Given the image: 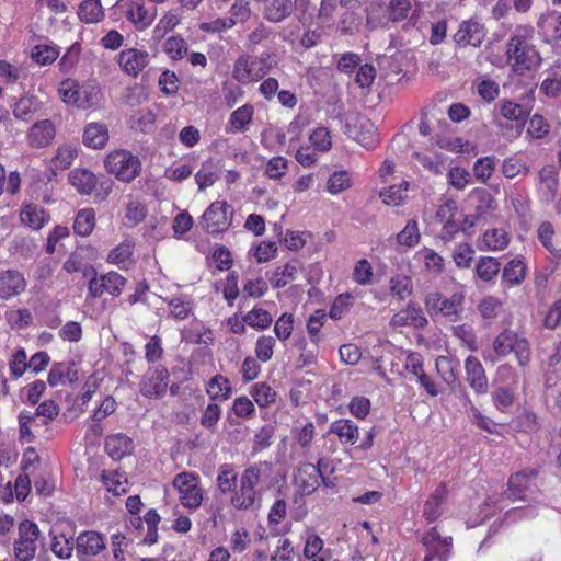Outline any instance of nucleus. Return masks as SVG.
Listing matches in <instances>:
<instances>
[{"label":"nucleus","mask_w":561,"mask_h":561,"mask_svg":"<svg viewBox=\"0 0 561 561\" xmlns=\"http://www.w3.org/2000/svg\"><path fill=\"white\" fill-rule=\"evenodd\" d=\"M535 28L530 24H520L514 28L507 39L505 56L512 70L524 76L527 71L536 69L542 61L541 56L533 44Z\"/></svg>","instance_id":"obj_1"},{"label":"nucleus","mask_w":561,"mask_h":561,"mask_svg":"<svg viewBox=\"0 0 561 561\" xmlns=\"http://www.w3.org/2000/svg\"><path fill=\"white\" fill-rule=\"evenodd\" d=\"M273 55L263 51L260 55L241 54L232 66V78L242 85L260 82L274 67Z\"/></svg>","instance_id":"obj_2"},{"label":"nucleus","mask_w":561,"mask_h":561,"mask_svg":"<svg viewBox=\"0 0 561 561\" xmlns=\"http://www.w3.org/2000/svg\"><path fill=\"white\" fill-rule=\"evenodd\" d=\"M330 458H319L318 463H304L295 478L296 484L301 494L310 495L319 488V480L327 488L335 486V477L331 478L334 468L330 467Z\"/></svg>","instance_id":"obj_3"},{"label":"nucleus","mask_w":561,"mask_h":561,"mask_svg":"<svg viewBox=\"0 0 561 561\" xmlns=\"http://www.w3.org/2000/svg\"><path fill=\"white\" fill-rule=\"evenodd\" d=\"M68 181L80 195L91 196L95 201H105L113 191V181L110 179L99 180L98 176L87 168H75L68 174Z\"/></svg>","instance_id":"obj_4"},{"label":"nucleus","mask_w":561,"mask_h":561,"mask_svg":"<svg viewBox=\"0 0 561 561\" xmlns=\"http://www.w3.org/2000/svg\"><path fill=\"white\" fill-rule=\"evenodd\" d=\"M127 285V278L115 271L98 273L91 267L88 282L87 300H94L104 295L113 298L119 297Z\"/></svg>","instance_id":"obj_5"},{"label":"nucleus","mask_w":561,"mask_h":561,"mask_svg":"<svg viewBox=\"0 0 561 561\" xmlns=\"http://www.w3.org/2000/svg\"><path fill=\"white\" fill-rule=\"evenodd\" d=\"M104 168L107 173L113 174L118 181L129 183L139 175L141 162L130 151L116 149L106 156Z\"/></svg>","instance_id":"obj_6"},{"label":"nucleus","mask_w":561,"mask_h":561,"mask_svg":"<svg viewBox=\"0 0 561 561\" xmlns=\"http://www.w3.org/2000/svg\"><path fill=\"white\" fill-rule=\"evenodd\" d=\"M58 93L66 104L87 110L98 103L100 87L96 83L80 85L73 79H66L60 82Z\"/></svg>","instance_id":"obj_7"},{"label":"nucleus","mask_w":561,"mask_h":561,"mask_svg":"<svg viewBox=\"0 0 561 561\" xmlns=\"http://www.w3.org/2000/svg\"><path fill=\"white\" fill-rule=\"evenodd\" d=\"M260 476V469L255 467L244 470L240 478L239 488H236L230 500L231 505L236 510H256L261 506V497L255 490Z\"/></svg>","instance_id":"obj_8"},{"label":"nucleus","mask_w":561,"mask_h":561,"mask_svg":"<svg viewBox=\"0 0 561 561\" xmlns=\"http://www.w3.org/2000/svg\"><path fill=\"white\" fill-rule=\"evenodd\" d=\"M493 350L499 356L513 353L520 367H526L531 357L529 341L518 333L505 329L493 341Z\"/></svg>","instance_id":"obj_9"},{"label":"nucleus","mask_w":561,"mask_h":561,"mask_svg":"<svg viewBox=\"0 0 561 561\" xmlns=\"http://www.w3.org/2000/svg\"><path fill=\"white\" fill-rule=\"evenodd\" d=\"M465 293L456 291L445 297L439 291H431L424 297V306L430 316L442 314L450 321H456L463 311Z\"/></svg>","instance_id":"obj_10"},{"label":"nucleus","mask_w":561,"mask_h":561,"mask_svg":"<svg viewBox=\"0 0 561 561\" xmlns=\"http://www.w3.org/2000/svg\"><path fill=\"white\" fill-rule=\"evenodd\" d=\"M463 215L455 199L448 198L436 210L435 219L442 225L439 238L445 242L455 240L456 236L465 231Z\"/></svg>","instance_id":"obj_11"},{"label":"nucleus","mask_w":561,"mask_h":561,"mask_svg":"<svg viewBox=\"0 0 561 561\" xmlns=\"http://www.w3.org/2000/svg\"><path fill=\"white\" fill-rule=\"evenodd\" d=\"M170 373L163 365L147 369L139 382V392L147 399L162 398L169 388Z\"/></svg>","instance_id":"obj_12"},{"label":"nucleus","mask_w":561,"mask_h":561,"mask_svg":"<svg viewBox=\"0 0 561 561\" xmlns=\"http://www.w3.org/2000/svg\"><path fill=\"white\" fill-rule=\"evenodd\" d=\"M39 537L38 526L24 519L19 525V538L14 542V558L16 561H30L36 552V540Z\"/></svg>","instance_id":"obj_13"},{"label":"nucleus","mask_w":561,"mask_h":561,"mask_svg":"<svg viewBox=\"0 0 561 561\" xmlns=\"http://www.w3.org/2000/svg\"><path fill=\"white\" fill-rule=\"evenodd\" d=\"M488 34L485 25L480 19L472 16L463 20L457 32L454 34L453 39L456 46L466 48H478L482 45Z\"/></svg>","instance_id":"obj_14"},{"label":"nucleus","mask_w":561,"mask_h":561,"mask_svg":"<svg viewBox=\"0 0 561 561\" xmlns=\"http://www.w3.org/2000/svg\"><path fill=\"white\" fill-rule=\"evenodd\" d=\"M231 206L226 201L211 203L201 218L202 228L210 234L226 231L230 226L228 211Z\"/></svg>","instance_id":"obj_15"},{"label":"nucleus","mask_w":561,"mask_h":561,"mask_svg":"<svg viewBox=\"0 0 561 561\" xmlns=\"http://www.w3.org/2000/svg\"><path fill=\"white\" fill-rule=\"evenodd\" d=\"M196 479L197 477L191 472H181L173 479V486L180 493L181 504L192 510L199 507L203 501V492Z\"/></svg>","instance_id":"obj_16"},{"label":"nucleus","mask_w":561,"mask_h":561,"mask_svg":"<svg viewBox=\"0 0 561 561\" xmlns=\"http://www.w3.org/2000/svg\"><path fill=\"white\" fill-rule=\"evenodd\" d=\"M117 5L125 18L139 31L150 26L154 20V12L146 8L145 0H119Z\"/></svg>","instance_id":"obj_17"},{"label":"nucleus","mask_w":561,"mask_h":561,"mask_svg":"<svg viewBox=\"0 0 561 561\" xmlns=\"http://www.w3.org/2000/svg\"><path fill=\"white\" fill-rule=\"evenodd\" d=\"M426 548V556L423 561H446L449 554V548L453 542L451 537L443 538L436 527L426 533L422 539Z\"/></svg>","instance_id":"obj_18"},{"label":"nucleus","mask_w":561,"mask_h":561,"mask_svg":"<svg viewBox=\"0 0 561 561\" xmlns=\"http://www.w3.org/2000/svg\"><path fill=\"white\" fill-rule=\"evenodd\" d=\"M537 28L545 43L558 48L561 44V11L549 10L541 14L537 21Z\"/></svg>","instance_id":"obj_19"},{"label":"nucleus","mask_w":561,"mask_h":561,"mask_svg":"<svg viewBox=\"0 0 561 561\" xmlns=\"http://www.w3.org/2000/svg\"><path fill=\"white\" fill-rule=\"evenodd\" d=\"M26 279L18 270L8 268L0 271V299L9 300L26 289Z\"/></svg>","instance_id":"obj_20"},{"label":"nucleus","mask_w":561,"mask_h":561,"mask_svg":"<svg viewBox=\"0 0 561 561\" xmlns=\"http://www.w3.org/2000/svg\"><path fill=\"white\" fill-rule=\"evenodd\" d=\"M536 476L537 472L535 470H524L512 474L508 479L504 495L514 501H527L526 492L531 489Z\"/></svg>","instance_id":"obj_21"},{"label":"nucleus","mask_w":561,"mask_h":561,"mask_svg":"<svg viewBox=\"0 0 561 561\" xmlns=\"http://www.w3.org/2000/svg\"><path fill=\"white\" fill-rule=\"evenodd\" d=\"M466 380L477 394H484L489 390L488 377L482 363L476 356H468L465 360Z\"/></svg>","instance_id":"obj_22"},{"label":"nucleus","mask_w":561,"mask_h":561,"mask_svg":"<svg viewBox=\"0 0 561 561\" xmlns=\"http://www.w3.org/2000/svg\"><path fill=\"white\" fill-rule=\"evenodd\" d=\"M390 324L393 327L424 329L428 324V320L417 304L409 302L404 309L393 314Z\"/></svg>","instance_id":"obj_23"},{"label":"nucleus","mask_w":561,"mask_h":561,"mask_svg":"<svg viewBox=\"0 0 561 561\" xmlns=\"http://www.w3.org/2000/svg\"><path fill=\"white\" fill-rule=\"evenodd\" d=\"M420 9H412L411 0H389L387 7L388 19L393 22H402L408 20L407 24L403 25V30H408L410 26H415Z\"/></svg>","instance_id":"obj_24"},{"label":"nucleus","mask_w":561,"mask_h":561,"mask_svg":"<svg viewBox=\"0 0 561 561\" xmlns=\"http://www.w3.org/2000/svg\"><path fill=\"white\" fill-rule=\"evenodd\" d=\"M149 54L136 48L122 50L118 55V65L129 76L137 77L148 65Z\"/></svg>","instance_id":"obj_25"},{"label":"nucleus","mask_w":561,"mask_h":561,"mask_svg":"<svg viewBox=\"0 0 561 561\" xmlns=\"http://www.w3.org/2000/svg\"><path fill=\"white\" fill-rule=\"evenodd\" d=\"M301 270V262L298 259H291L288 262L276 266L272 272V275L268 277V280L273 288H284L297 279Z\"/></svg>","instance_id":"obj_26"},{"label":"nucleus","mask_w":561,"mask_h":561,"mask_svg":"<svg viewBox=\"0 0 561 561\" xmlns=\"http://www.w3.org/2000/svg\"><path fill=\"white\" fill-rule=\"evenodd\" d=\"M511 241L510 233L502 228L486 229L477 241L480 251H503Z\"/></svg>","instance_id":"obj_27"},{"label":"nucleus","mask_w":561,"mask_h":561,"mask_svg":"<svg viewBox=\"0 0 561 561\" xmlns=\"http://www.w3.org/2000/svg\"><path fill=\"white\" fill-rule=\"evenodd\" d=\"M448 497V489L445 482L438 484L424 503L422 515L427 523H434L443 514V505Z\"/></svg>","instance_id":"obj_28"},{"label":"nucleus","mask_w":561,"mask_h":561,"mask_svg":"<svg viewBox=\"0 0 561 561\" xmlns=\"http://www.w3.org/2000/svg\"><path fill=\"white\" fill-rule=\"evenodd\" d=\"M56 134L55 125L50 119L36 122L27 133V142L33 148H44L48 146Z\"/></svg>","instance_id":"obj_29"},{"label":"nucleus","mask_w":561,"mask_h":561,"mask_svg":"<svg viewBox=\"0 0 561 561\" xmlns=\"http://www.w3.org/2000/svg\"><path fill=\"white\" fill-rule=\"evenodd\" d=\"M110 139V133L106 124L93 122L87 124L82 135V142L91 149H102Z\"/></svg>","instance_id":"obj_30"},{"label":"nucleus","mask_w":561,"mask_h":561,"mask_svg":"<svg viewBox=\"0 0 561 561\" xmlns=\"http://www.w3.org/2000/svg\"><path fill=\"white\" fill-rule=\"evenodd\" d=\"M78 379V371L72 362L55 363L47 376V382L50 387L72 383Z\"/></svg>","instance_id":"obj_31"},{"label":"nucleus","mask_w":561,"mask_h":561,"mask_svg":"<svg viewBox=\"0 0 561 561\" xmlns=\"http://www.w3.org/2000/svg\"><path fill=\"white\" fill-rule=\"evenodd\" d=\"M134 249L135 242L125 240L110 251L106 262L121 270H128L134 264Z\"/></svg>","instance_id":"obj_32"},{"label":"nucleus","mask_w":561,"mask_h":561,"mask_svg":"<svg viewBox=\"0 0 561 561\" xmlns=\"http://www.w3.org/2000/svg\"><path fill=\"white\" fill-rule=\"evenodd\" d=\"M134 440L124 433L111 434L105 438L104 449L107 456H131Z\"/></svg>","instance_id":"obj_33"},{"label":"nucleus","mask_w":561,"mask_h":561,"mask_svg":"<svg viewBox=\"0 0 561 561\" xmlns=\"http://www.w3.org/2000/svg\"><path fill=\"white\" fill-rule=\"evenodd\" d=\"M293 11V0H264L263 16L270 22H282L288 18Z\"/></svg>","instance_id":"obj_34"},{"label":"nucleus","mask_w":561,"mask_h":561,"mask_svg":"<svg viewBox=\"0 0 561 561\" xmlns=\"http://www.w3.org/2000/svg\"><path fill=\"white\" fill-rule=\"evenodd\" d=\"M435 367L442 380L448 386L449 389L454 390L459 383V363L448 356H438L435 362Z\"/></svg>","instance_id":"obj_35"},{"label":"nucleus","mask_w":561,"mask_h":561,"mask_svg":"<svg viewBox=\"0 0 561 561\" xmlns=\"http://www.w3.org/2000/svg\"><path fill=\"white\" fill-rule=\"evenodd\" d=\"M470 199L474 203L477 218L492 214L497 207L493 195L483 187L473 188L470 193Z\"/></svg>","instance_id":"obj_36"},{"label":"nucleus","mask_w":561,"mask_h":561,"mask_svg":"<svg viewBox=\"0 0 561 561\" xmlns=\"http://www.w3.org/2000/svg\"><path fill=\"white\" fill-rule=\"evenodd\" d=\"M205 389L213 401H226L232 394L230 380L221 374L211 377L206 383Z\"/></svg>","instance_id":"obj_37"},{"label":"nucleus","mask_w":561,"mask_h":561,"mask_svg":"<svg viewBox=\"0 0 561 561\" xmlns=\"http://www.w3.org/2000/svg\"><path fill=\"white\" fill-rule=\"evenodd\" d=\"M105 548L103 537L96 531H84L77 538V552L96 556Z\"/></svg>","instance_id":"obj_38"},{"label":"nucleus","mask_w":561,"mask_h":561,"mask_svg":"<svg viewBox=\"0 0 561 561\" xmlns=\"http://www.w3.org/2000/svg\"><path fill=\"white\" fill-rule=\"evenodd\" d=\"M249 393L260 409H267L277 401L276 390L266 381L255 382L249 388Z\"/></svg>","instance_id":"obj_39"},{"label":"nucleus","mask_w":561,"mask_h":561,"mask_svg":"<svg viewBox=\"0 0 561 561\" xmlns=\"http://www.w3.org/2000/svg\"><path fill=\"white\" fill-rule=\"evenodd\" d=\"M20 218L23 225L28 226L33 230H39L48 221L49 215L42 206L28 204L22 208Z\"/></svg>","instance_id":"obj_40"},{"label":"nucleus","mask_w":561,"mask_h":561,"mask_svg":"<svg viewBox=\"0 0 561 561\" xmlns=\"http://www.w3.org/2000/svg\"><path fill=\"white\" fill-rule=\"evenodd\" d=\"M330 433L335 434L342 444L355 445L359 431L351 420L340 419L331 423Z\"/></svg>","instance_id":"obj_41"},{"label":"nucleus","mask_w":561,"mask_h":561,"mask_svg":"<svg viewBox=\"0 0 561 561\" xmlns=\"http://www.w3.org/2000/svg\"><path fill=\"white\" fill-rule=\"evenodd\" d=\"M527 275V266L520 259L511 260L502 271V280L507 286L520 285Z\"/></svg>","instance_id":"obj_42"},{"label":"nucleus","mask_w":561,"mask_h":561,"mask_svg":"<svg viewBox=\"0 0 561 561\" xmlns=\"http://www.w3.org/2000/svg\"><path fill=\"white\" fill-rule=\"evenodd\" d=\"M254 116V106L252 104H244L234 110L229 117L228 124L230 130L233 133H240L247 129L251 124Z\"/></svg>","instance_id":"obj_43"},{"label":"nucleus","mask_w":561,"mask_h":561,"mask_svg":"<svg viewBox=\"0 0 561 561\" xmlns=\"http://www.w3.org/2000/svg\"><path fill=\"white\" fill-rule=\"evenodd\" d=\"M170 316L175 320H186L194 312V301L186 296L173 297L167 300Z\"/></svg>","instance_id":"obj_44"},{"label":"nucleus","mask_w":561,"mask_h":561,"mask_svg":"<svg viewBox=\"0 0 561 561\" xmlns=\"http://www.w3.org/2000/svg\"><path fill=\"white\" fill-rule=\"evenodd\" d=\"M60 55V49L55 44H37L32 48L31 58L39 66H48L55 62Z\"/></svg>","instance_id":"obj_45"},{"label":"nucleus","mask_w":561,"mask_h":561,"mask_svg":"<svg viewBox=\"0 0 561 561\" xmlns=\"http://www.w3.org/2000/svg\"><path fill=\"white\" fill-rule=\"evenodd\" d=\"M95 211L93 208L80 209L75 218L73 231L80 237H88L95 228Z\"/></svg>","instance_id":"obj_46"},{"label":"nucleus","mask_w":561,"mask_h":561,"mask_svg":"<svg viewBox=\"0 0 561 561\" xmlns=\"http://www.w3.org/2000/svg\"><path fill=\"white\" fill-rule=\"evenodd\" d=\"M414 157L421 167L434 175L442 174L446 170L447 157L442 153L425 154L415 152Z\"/></svg>","instance_id":"obj_47"},{"label":"nucleus","mask_w":561,"mask_h":561,"mask_svg":"<svg viewBox=\"0 0 561 561\" xmlns=\"http://www.w3.org/2000/svg\"><path fill=\"white\" fill-rule=\"evenodd\" d=\"M501 270V263L492 256H480L474 268V274L483 282H492Z\"/></svg>","instance_id":"obj_48"},{"label":"nucleus","mask_w":561,"mask_h":561,"mask_svg":"<svg viewBox=\"0 0 561 561\" xmlns=\"http://www.w3.org/2000/svg\"><path fill=\"white\" fill-rule=\"evenodd\" d=\"M39 101L36 96H22L14 104L13 115L15 118L28 122L39 110Z\"/></svg>","instance_id":"obj_49"},{"label":"nucleus","mask_w":561,"mask_h":561,"mask_svg":"<svg viewBox=\"0 0 561 561\" xmlns=\"http://www.w3.org/2000/svg\"><path fill=\"white\" fill-rule=\"evenodd\" d=\"M78 16L88 24L100 22L104 18L100 0H83L79 5Z\"/></svg>","instance_id":"obj_50"},{"label":"nucleus","mask_w":561,"mask_h":561,"mask_svg":"<svg viewBox=\"0 0 561 561\" xmlns=\"http://www.w3.org/2000/svg\"><path fill=\"white\" fill-rule=\"evenodd\" d=\"M409 187L410 182L402 180L399 184L390 185L388 188L380 192V197L387 205L399 206L407 199Z\"/></svg>","instance_id":"obj_51"},{"label":"nucleus","mask_w":561,"mask_h":561,"mask_svg":"<svg viewBox=\"0 0 561 561\" xmlns=\"http://www.w3.org/2000/svg\"><path fill=\"white\" fill-rule=\"evenodd\" d=\"M397 243L404 248H413L421 241V232L416 219H410L404 228L397 233Z\"/></svg>","instance_id":"obj_52"},{"label":"nucleus","mask_w":561,"mask_h":561,"mask_svg":"<svg viewBox=\"0 0 561 561\" xmlns=\"http://www.w3.org/2000/svg\"><path fill=\"white\" fill-rule=\"evenodd\" d=\"M496 157L485 156L476 160L473 163L472 172L476 180L485 184L492 176L496 167Z\"/></svg>","instance_id":"obj_53"},{"label":"nucleus","mask_w":561,"mask_h":561,"mask_svg":"<svg viewBox=\"0 0 561 561\" xmlns=\"http://www.w3.org/2000/svg\"><path fill=\"white\" fill-rule=\"evenodd\" d=\"M8 365L11 379H20L28 369L26 351L23 347L16 348L10 356Z\"/></svg>","instance_id":"obj_54"},{"label":"nucleus","mask_w":561,"mask_h":561,"mask_svg":"<svg viewBox=\"0 0 561 561\" xmlns=\"http://www.w3.org/2000/svg\"><path fill=\"white\" fill-rule=\"evenodd\" d=\"M297 19L305 26H310L316 20V0H294Z\"/></svg>","instance_id":"obj_55"},{"label":"nucleus","mask_w":561,"mask_h":561,"mask_svg":"<svg viewBox=\"0 0 561 561\" xmlns=\"http://www.w3.org/2000/svg\"><path fill=\"white\" fill-rule=\"evenodd\" d=\"M327 320V312L323 309H317L307 320V332L310 342L318 346L320 343V331Z\"/></svg>","instance_id":"obj_56"},{"label":"nucleus","mask_w":561,"mask_h":561,"mask_svg":"<svg viewBox=\"0 0 561 561\" xmlns=\"http://www.w3.org/2000/svg\"><path fill=\"white\" fill-rule=\"evenodd\" d=\"M216 167L211 161H206L202 164L201 169L195 174V182L199 191L214 185L218 180Z\"/></svg>","instance_id":"obj_57"},{"label":"nucleus","mask_w":561,"mask_h":561,"mask_svg":"<svg viewBox=\"0 0 561 561\" xmlns=\"http://www.w3.org/2000/svg\"><path fill=\"white\" fill-rule=\"evenodd\" d=\"M354 301V297L350 293L339 294L329 309V317L332 320L342 319L352 308Z\"/></svg>","instance_id":"obj_58"},{"label":"nucleus","mask_w":561,"mask_h":561,"mask_svg":"<svg viewBox=\"0 0 561 561\" xmlns=\"http://www.w3.org/2000/svg\"><path fill=\"white\" fill-rule=\"evenodd\" d=\"M529 168L526 162L516 154L507 157L502 163V173L507 179H514L518 175H526Z\"/></svg>","instance_id":"obj_59"},{"label":"nucleus","mask_w":561,"mask_h":561,"mask_svg":"<svg viewBox=\"0 0 561 561\" xmlns=\"http://www.w3.org/2000/svg\"><path fill=\"white\" fill-rule=\"evenodd\" d=\"M78 157V149L71 145H62L58 147L51 163L58 170L68 169Z\"/></svg>","instance_id":"obj_60"},{"label":"nucleus","mask_w":561,"mask_h":561,"mask_svg":"<svg viewBox=\"0 0 561 561\" xmlns=\"http://www.w3.org/2000/svg\"><path fill=\"white\" fill-rule=\"evenodd\" d=\"M244 322L251 328L265 330L271 327L273 318L267 310L254 307L244 316Z\"/></svg>","instance_id":"obj_61"},{"label":"nucleus","mask_w":561,"mask_h":561,"mask_svg":"<svg viewBox=\"0 0 561 561\" xmlns=\"http://www.w3.org/2000/svg\"><path fill=\"white\" fill-rule=\"evenodd\" d=\"M500 112L504 118L516 122H525L529 115V110L510 100L501 102Z\"/></svg>","instance_id":"obj_62"},{"label":"nucleus","mask_w":561,"mask_h":561,"mask_svg":"<svg viewBox=\"0 0 561 561\" xmlns=\"http://www.w3.org/2000/svg\"><path fill=\"white\" fill-rule=\"evenodd\" d=\"M374 270L371 263L367 259H360L356 262L352 278L360 286H368L373 284Z\"/></svg>","instance_id":"obj_63"},{"label":"nucleus","mask_w":561,"mask_h":561,"mask_svg":"<svg viewBox=\"0 0 561 561\" xmlns=\"http://www.w3.org/2000/svg\"><path fill=\"white\" fill-rule=\"evenodd\" d=\"M390 291L399 300H404L413 293V283L409 276L396 275L390 278Z\"/></svg>","instance_id":"obj_64"}]
</instances>
